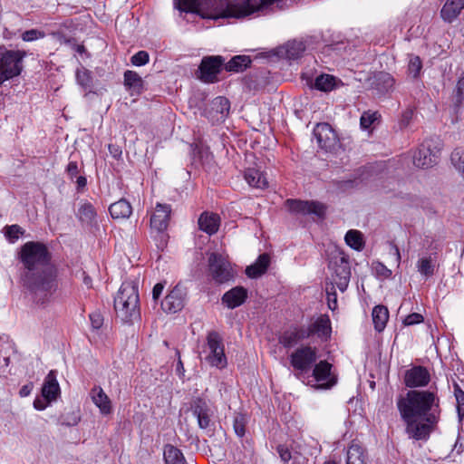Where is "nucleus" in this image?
<instances>
[{
    "mask_svg": "<svg viewBox=\"0 0 464 464\" xmlns=\"http://www.w3.org/2000/svg\"><path fill=\"white\" fill-rule=\"evenodd\" d=\"M397 408L410 439L427 441L440 420V398L432 391H409Z\"/></svg>",
    "mask_w": 464,
    "mask_h": 464,
    "instance_id": "1",
    "label": "nucleus"
},
{
    "mask_svg": "<svg viewBox=\"0 0 464 464\" xmlns=\"http://www.w3.org/2000/svg\"><path fill=\"white\" fill-rule=\"evenodd\" d=\"M175 6L202 18H244L256 12L274 8L284 10L287 0H173Z\"/></svg>",
    "mask_w": 464,
    "mask_h": 464,
    "instance_id": "2",
    "label": "nucleus"
},
{
    "mask_svg": "<svg viewBox=\"0 0 464 464\" xmlns=\"http://www.w3.org/2000/svg\"><path fill=\"white\" fill-rule=\"evenodd\" d=\"M19 259L26 269L24 285L39 301L44 303L48 295L57 287L56 273L50 265L51 254L47 246L41 242H26L21 246Z\"/></svg>",
    "mask_w": 464,
    "mask_h": 464,
    "instance_id": "3",
    "label": "nucleus"
},
{
    "mask_svg": "<svg viewBox=\"0 0 464 464\" xmlns=\"http://www.w3.org/2000/svg\"><path fill=\"white\" fill-rule=\"evenodd\" d=\"M140 298L138 287L133 282H124L114 298L117 315L125 323H131L140 317Z\"/></svg>",
    "mask_w": 464,
    "mask_h": 464,
    "instance_id": "4",
    "label": "nucleus"
},
{
    "mask_svg": "<svg viewBox=\"0 0 464 464\" xmlns=\"http://www.w3.org/2000/svg\"><path fill=\"white\" fill-rule=\"evenodd\" d=\"M328 268L331 271V276L334 283L340 291L344 292L348 286L351 277V266L348 256L334 246L329 252Z\"/></svg>",
    "mask_w": 464,
    "mask_h": 464,
    "instance_id": "5",
    "label": "nucleus"
},
{
    "mask_svg": "<svg viewBox=\"0 0 464 464\" xmlns=\"http://www.w3.org/2000/svg\"><path fill=\"white\" fill-rule=\"evenodd\" d=\"M24 55V52L0 47V85L22 72Z\"/></svg>",
    "mask_w": 464,
    "mask_h": 464,
    "instance_id": "6",
    "label": "nucleus"
},
{
    "mask_svg": "<svg viewBox=\"0 0 464 464\" xmlns=\"http://www.w3.org/2000/svg\"><path fill=\"white\" fill-rule=\"evenodd\" d=\"M317 360L316 348L303 345L296 348L289 355L290 365L295 371V375L298 378L305 372H308Z\"/></svg>",
    "mask_w": 464,
    "mask_h": 464,
    "instance_id": "7",
    "label": "nucleus"
},
{
    "mask_svg": "<svg viewBox=\"0 0 464 464\" xmlns=\"http://www.w3.org/2000/svg\"><path fill=\"white\" fill-rule=\"evenodd\" d=\"M440 149V142L438 139L426 140L414 152L413 164L421 169L432 167L438 161Z\"/></svg>",
    "mask_w": 464,
    "mask_h": 464,
    "instance_id": "8",
    "label": "nucleus"
},
{
    "mask_svg": "<svg viewBox=\"0 0 464 464\" xmlns=\"http://www.w3.org/2000/svg\"><path fill=\"white\" fill-rule=\"evenodd\" d=\"M208 355L205 360L211 366L223 369L227 366V357L224 352L222 339L217 332H209L207 336Z\"/></svg>",
    "mask_w": 464,
    "mask_h": 464,
    "instance_id": "9",
    "label": "nucleus"
},
{
    "mask_svg": "<svg viewBox=\"0 0 464 464\" xmlns=\"http://www.w3.org/2000/svg\"><path fill=\"white\" fill-rule=\"evenodd\" d=\"M208 270L218 283H225L234 277L230 263L221 254L211 253L208 256Z\"/></svg>",
    "mask_w": 464,
    "mask_h": 464,
    "instance_id": "10",
    "label": "nucleus"
},
{
    "mask_svg": "<svg viewBox=\"0 0 464 464\" xmlns=\"http://www.w3.org/2000/svg\"><path fill=\"white\" fill-rule=\"evenodd\" d=\"M187 299V290L181 284L176 285L161 301L165 313L175 314L183 309Z\"/></svg>",
    "mask_w": 464,
    "mask_h": 464,
    "instance_id": "11",
    "label": "nucleus"
},
{
    "mask_svg": "<svg viewBox=\"0 0 464 464\" xmlns=\"http://www.w3.org/2000/svg\"><path fill=\"white\" fill-rule=\"evenodd\" d=\"M223 63L224 59L219 55L204 57L199 65L200 79L205 82H215Z\"/></svg>",
    "mask_w": 464,
    "mask_h": 464,
    "instance_id": "12",
    "label": "nucleus"
},
{
    "mask_svg": "<svg viewBox=\"0 0 464 464\" xmlns=\"http://www.w3.org/2000/svg\"><path fill=\"white\" fill-rule=\"evenodd\" d=\"M171 211L169 204L157 203L150 216V228L159 233L165 231L170 220Z\"/></svg>",
    "mask_w": 464,
    "mask_h": 464,
    "instance_id": "13",
    "label": "nucleus"
},
{
    "mask_svg": "<svg viewBox=\"0 0 464 464\" xmlns=\"http://www.w3.org/2000/svg\"><path fill=\"white\" fill-rule=\"evenodd\" d=\"M288 208L295 213L314 214L317 217L324 215L325 208L323 204L315 201H302L297 199H288L286 201Z\"/></svg>",
    "mask_w": 464,
    "mask_h": 464,
    "instance_id": "14",
    "label": "nucleus"
},
{
    "mask_svg": "<svg viewBox=\"0 0 464 464\" xmlns=\"http://www.w3.org/2000/svg\"><path fill=\"white\" fill-rule=\"evenodd\" d=\"M332 364L327 361H320L314 364L313 376L316 382L321 383L324 388L333 387L336 382V377L332 373Z\"/></svg>",
    "mask_w": 464,
    "mask_h": 464,
    "instance_id": "15",
    "label": "nucleus"
},
{
    "mask_svg": "<svg viewBox=\"0 0 464 464\" xmlns=\"http://www.w3.org/2000/svg\"><path fill=\"white\" fill-rule=\"evenodd\" d=\"M190 409L197 418L198 427L202 430L209 428L212 411L208 404L204 400L197 398L192 401Z\"/></svg>",
    "mask_w": 464,
    "mask_h": 464,
    "instance_id": "16",
    "label": "nucleus"
},
{
    "mask_svg": "<svg viewBox=\"0 0 464 464\" xmlns=\"http://www.w3.org/2000/svg\"><path fill=\"white\" fill-rule=\"evenodd\" d=\"M430 381V375L428 370L422 366H415L406 371L404 383L407 387H423Z\"/></svg>",
    "mask_w": 464,
    "mask_h": 464,
    "instance_id": "17",
    "label": "nucleus"
},
{
    "mask_svg": "<svg viewBox=\"0 0 464 464\" xmlns=\"http://www.w3.org/2000/svg\"><path fill=\"white\" fill-rule=\"evenodd\" d=\"M304 331L309 334V337L316 334L323 340H327L331 335V321L328 315H320L308 327H304Z\"/></svg>",
    "mask_w": 464,
    "mask_h": 464,
    "instance_id": "18",
    "label": "nucleus"
},
{
    "mask_svg": "<svg viewBox=\"0 0 464 464\" xmlns=\"http://www.w3.org/2000/svg\"><path fill=\"white\" fill-rule=\"evenodd\" d=\"M306 338H309V334L304 331V326L294 327L282 334L279 343L285 348H291Z\"/></svg>",
    "mask_w": 464,
    "mask_h": 464,
    "instance_id": "19",
    "label": "nucleus"
},
{
    "mask_svg": "<svg viewBox=\"0 0 464 464\" xmlns=\"http://www.w3.org/2000/svg\"><path fill=\"white\" fill-rule=\"evenodd\" d=\"M60 395V386L56 380L54 371H51L44 379L42 387V396L47 402H53L57 400Z\"/></svg>",
    "mask_w": 464,
    "mask_h": 464,
    "instance_id": "20",
    "label": "nucleus"
},
{
    "mask_svg": "<svg viewBox=\"0 0 464 464\" xmlns=\"http://www.w3.org/2000/svg\"><path fill=\"white\" fill-rule=\"evenodd\" d=\"M247 297V290L243 286H236L226 292L222 296V302L229 309L240 306Z\"/></svg>",
    "mask_w": 464,
    "mask_h": 464,
    "instance_id": "21",
    "label": "nucleus"
},
{
    "mask_svg": "<svg viewBox=\"0 0 464 464\" xmlns=\"http://www.w3.org/2000/svg\"><path fill=\"white\" fill-rule=\"evenodd\" d=\"M92 402L102 415H109L112 411L111 401L102 387L95 386L90 392Z\"/></svg>",
    "mask_w": 464,
    "mask_h": 464,
    "instance_id": "22",
    "label": "nucleus"
},
{
    "mask_svg": "<svg viewBox=\"0 0 464 464\" xmlns=\"http://www.w3.org/2000/svg\"><path fill=\"white\" fill-rule=\"evenodd\" d=\"M314 135L321 147H327L336 140V134L329 123H317L314 128Z\"/></svg>",
    "mask_w": 464,
    "mask_h": 464,
    "instance_id": "23",
    "label": "nucleus"
},
{
    "mask_svg": "<svg viewBox=\"0 0 464 464\" xmlns=\"http://www.w3.org/2000/svg\"><path fill=\"white\" fill-rule=\"evenodd\" d=\"M199 229L208 235H214L218 232L220 226V218L214 213L203 212L198 218Z\"/></svg>",
    "mask_w": 464,
    "mask_h": 464,
    "instance_id": "24",
    "label": "nucleus"
},
{
    "mask_svg": "<svg viewBox=\"0 0 464 464\" xmlns=\"http://www.w3.org/2000/svg\"><path fill=\"white\" fill-rule=\"evenodd\" d=\"M464 9V0H447L441 11V18L448 23H452Z\"/></svg>",
    "mask_w": 464,
    "mask_h": 464,
    "instance_id": "25",
    "label": "nucleus"
},
{
    "mask_svg": "<svg viewBox=\"0 0 464 464\" xmlns=\"http://www.w3.org/2000/svg\"><path fill=\"white\" fill-rule=\"evenodd\" d=\"M77 217L82 223L93 227L97 225V212L92 203L82 201L79 205Z\"/></svg>",
    "mask_w": 464,
    "mask_h": 464,
    "instance_id": "26",
    "label": "nucleus"
},
{
    "mask_svg": "<svg viewBox=\"0 0 464 464\" xmlns=\"http://www.w3.org/2000/svg\"><path fill=\"white\" fill-rule=\"evenodd\" d=\"M269 264V256L267 254H262L254 264L246 268V274L250 278H257L266 273Z\"/></svg>",
    "mask_w": 464,
    "mask_h": 464,
    "instance_id": "27",
    "label": "nucleus"
},
{
    "mask_svg": "<svg viewBox=\"0 0 464 464\" xmlns=\"http://www.w3.org/2000/svg\"><path fill=\"white\" fill-rule=\"evenodd\" d=\"M109 211L113 219H124L130 216L132 208L129 201L121 198L112 203L109 208Z\"/></svg>",
    "mask_w": 464,
    "mask_h": 464,
    "instance_id": "28",
    "label": "nucleus"
},
{
    "mask_svg": "<svg viewBox=\"0 0 464 464\" xmlns=\"http://www.w3.org/2000/svg\"><path fill=\"white\" fill-rule=\"evenodd\" d=\"M245 179L253 188L264 189L268 187L265 174L256 169H247L245 172Z\"/></svg>",
    "mask_w": 464,
    "mask_h": 464,
    "instance_id": "29",
    "label": "nucleus"
},
{
    "mask_svg": "<svg viewBox=\"0 0 464 464\" xmlns=\"http://www.w3.org/2000/svg\"><path fill=\"white\" fill-rule=\"evenodd\" d=\"M367 455L365 450L359 444L353 442L346 453V464H366Z\"/></svg>",
    "mask_w": 464,
    "mask_h": 464,
    "instance_id": "30",
    "label": "nucleus"
},
{
    "mask_svg": "<svg viewBox=\"0 0 464 464\" xmlns=\"http://www.w3.org/2000/svg\"><path fill=\"white\" fill-rule=\"evenodd\" d=\"M124 84L131 94H140L143 88L141 77L134 71L128 70L124 72Z\"/></svg>",
    "mask_w": 464,
    "mask_h": 464,
    "instance_id": "31",
    "label": "nucleus"
},
{
    "mask_svg": "<svg viewBox=\"0 0 464 464\" xmlns=\"http://www.w3.org/2000/svg\"><path fill=\"white\" fill-rule=\"evenodd\" d=\"M372 322L374 324V329L377 332H382L388 322L389 319V311L384 305H376L372 309Z\"/></svg>",
    "mask_w": 464,
    "mask_h": 464,
    "instance_id": "32",
    "label": "nucleus"
},
{
    "mask_svg": "<svg viewBox=\"0 0 464 464\" xmlns=\"http://www.w3.org/2000/svg\"><path fill=\"white\" fill-rule=\"evenodd\" d=\"M394 84L392 76L385 72H380L374 76L373 85L380 93L389 92Z\"/></svg>",
    "mask_w": 464,
    "mask_h": 464,
    "instance_id": "33",
    "label": "nucleus"
},
{
    "mask_svg": "<svg viewBox=\"0 0 464 464\" xmlns=\"http://www.w3.org/2000/svg\"><path fill=\"white\" fill-rule=\"evenodd\" d=\"M163 455L166 464H186V460L181 450L173 445H166L164 447Z\"/></svg>",
    "mask_w": 464,
    "mask_h": 464,
    "instance_id": "34",
    "label": "nucleus"
},
{
    "mask_svg": "<svg viewBox=\"0 0 464 464\" xmlns=\"http://www.w3.org/2000/svg\"><path fill=\"white\" fill-rule=\"evenodd\" d=\"M345 243L353 249L361 251L364 247L362 233L359 230L351 229L344 237Z\"/></svg>",
    "mask_w": 464,
    "mask_h": 464,
    "instance_id": "35",
    "label": "nucleus"
},
{
    "mask_svg": "<svg viewBox=\"0 0 464 464\" xmlns=\"http://www.w3.org/2000/svg\"><path fill=\"white\" fill-rule=\"evenodd\" d=\"M251 63L248 56L237 55L233 57L226 65L225 68L228 72H241L247 68Z\"/></svg>",
    "mask_w": 464,
    "mask_h": 464,
    "instance_id": "36",
    "label": "nucleus"
},
{
    "mask_svg": "<svg viewBox=\"0 0 464 464\" xmlns=\"http://www.w3.org/2000/svg\"><path fill=\"white\" fill-rule=\"evenodd\" d=\"M230 110L229 101L223 96L216 97L210 105V112L214 114H228Z\"/></svg>",
    "mask_w": 464,
    "mask_h": 464,
    "instance_id": "37",
    "label": "nucleus"
},
{
    "mask_svg": "<svg viewBox=\"0 0 464 464\" xmlns=\"http://www.w3.org/2000/svg\"><path fill=\"white\" fill-rule=\"evenodd\" d=\"M305 51L303 41H290L286 44V54L289 59H297Z\"/></svg>",
    "mask_w": 464,
    "mask_h": 464,
    "instance_id": "38",
    "label": "nucleus"
},
{
    "mask_svg": "<svg viewBox=\"0 0 464 464\" xmlns=\"http://www.w3.org/2000/svg\"><path fill=\"white\" fill-rule=\"evenodd\" d=\"M314 88L323 92H329L334 86V77L329 74H322L316 77Z\"/></svg>",
    "mask_w": 464,
    "mask_h": 464,
    "instance_id": "39",
    "label": "nucleus"
},
{
    "mask_svg": "<svg viewBox=\"0 0 464 464\" xmlns=\"http://www.w3.org/2000/svg\"><path fill=\"white\" fill-rule=\"evenodd\" d=\"M418 271L424 276L429 277L434 274V265L430 257H423L418 261Z\"/></svg>",
    "mask_w": 464,
    "mask_h": 464,
    "instance_id": "40",
    "label": "nucleus"
},
{
    "mask_svg": "<svg viewBox=\"0 0 464 464\" xmlns=\"http://www.w3.org/2000/svg\"><path fill=\"white\" fill-rule=\"evenodd\" d=\"M76 80H77V82L84 89H88L92 86V80L91 72L84 67L77 69Z\"/></svg>",
    "mask_w": 464,
    "mask_h": 464,
    "instance_id": "41",
    "label": "nucleus"
},
{
    "mask_svg": "<svg viewBox=\"0 0 464 464\" xmlns=\"http://www.w3.org/2000/svg\"><path fill=\"white\" fill-rule=\"evenodd\" d=\"M24 234L23 228L18 225L6 226L5 227V236L10 243H14L19 237Z\"/></svg>",
    "mask_w": 464,
    "mask_h": 464,
    "instance_id": "42",
    "label": "nucleus"
},
{
    "mask_svg": "<svg viewBox=\"0 0 464 464\" xmlns=\"http://www.w3.org/2000/svg\"><path fill=\"white\" fill-rule=\"evenodd\" d=\"M246 423V420L245 415L238 413L235 416L234 421H233V428H234L236 434L240 438H242L245 435Z\"/></svg>",
    "mask_w": 464,
    "mask_h": 464,
    "instance_id": "43",
    "label": "nucleus"
},
{
    "mask_svg": "<svg viewBox=\"0 0 464 464\" xmlns=\"http://www.w3.org/2000/svg\"><path fill=\"white\" fill-rule=\"evenodd\" d=\"M190 147L193 151V154L198 155L201 159H208L210 155L209 148L206 144H204L201 140L192 143Z\"/></svg>",
    "mask_w": 464,
    "mask_h": 464,
    "instance_id": "44",
    "label": "nucleus"
},
{
    "mask_svg": "<svg viewBox=\"0 0 464 464\" xmlns=\"http://www.w3.org/2000/svg\"><path fill=\"white\" fill-rule=\"evenodd\" d=\"M451 162L457 169L464 173V150H456L451 153Z\"/></svg>",
    "mask_w": 464,
    "mask_h": 464,
    "instance_id": "45",
    "label": "nucleus"
},
{
    "mask_svg": "<svg viewBox=\"0 0 464 464\" xmlns=\"http://www.w3.org/2000/svg\"><path fill=\"white\" fill-rule=\"evenodd\" d=\"M422 68V63L419 56H411L409 61L408 71L414 78H416Z\"/></svg>",
    "mask_w": 464,
    "mask_h": 464,
    "instance_id": "46",
    "label": "nucleus"
},
{
    "mask_svg": "<svg viewBox=\"0 0 464 464\" xmlns=\"http://www.w3.org/2000/svg\"><path fill=\"white\" fill-rule=\"evenodd\" d=\"M150 56L145 51L136 53L130 59L131 63L135 66H142L149 63Z\"/></svg>",
    "mask_w": 464,
    "mask_h": 464,
    "instance_id": "47",
    "label": "nucleus"
},
{
    "mask_svg": "<svg viewBox=\"0 0 464 464\" xmlns=\"http://www.w3.org/2000/svg\"><path fill=\"white\" fill-rule=\"evenodd\" d=\"M44 36V33L36 29L25 31L22 34V39L25 42L34 41Z\"/></svg>",
    "mask_w": 464,
    "mask_h": 464,
    "instance_id": "48",
    "label": "nucleus"
},
{
    "mask_svg": "<svg viewBox=\"0 0 464 464\" xmlns=\"http://www.w3.org/2000/svg\"><path fill=\"white\" fill-rule=\"evenodd\" d=\"M464 102V76L461 77L456 85L455 89V102L457 105Z\"/></svg>",
    "mask_w": 464,
    "mask_h": 464,
    "instance_id": "49",
    "label": "nucleus"
},
{
    "mask_svg": "<svg viewBox=\"0 0 464 464\" xmlns=\"http://www.w3.org/2000/svg\"><path fill=\"white\" fill-rule=\"evenodd\" d=\"M380 123V118H360V124L362 130L375 128Z\"/></svg>",
    "mask_w": 464,
    "mask_h": 464,
    "instance_id": "50",
    "label": "nucleus"
},
{
    "mask_svg": "<svg viewBox=\"0 0 464 464\" xmlns=\"http://www.w3.org/2000/svg\"><path fill=\"white\" fill-rule=\"evenodd\" d=\"M423 322V316L419 313H412L403 319L404 325H413Z\"/></svg>",
    "mask_w": 464,
    "mask_h": 464,
    "instance_id": "51",
    "label": "nucleus"
},
{
    "mask_svg": "<svg viewBox=\"0 0 464 464\" xmlns=\"http://www.w3.org/2000/svg\"><path fill=\"white\" fill-rule=\"evenodd\" d=\"M276 451H277L280 459L285 463H287L292 458L291 452L285 445H282V444L278 445L276 448Z\"/></svg>",
    "mask_w": 464,
    "mask_h": 464,
    "instance_id": "52",
    "label": "nucleus"
},
{
    "mask_svg": "<svg viewBox=\"0 0 464 464\" xmlns=\"http://www.w3.org/2000/svg\"><path fill=\"white\" fill-rule=\"evenodd\" d=\"M90 320L93 329H100L103 324V318L99 313L91 314Z\"/></svg>",
    "mask_w": 464,
    "mask_h": 464,
    "instance_id": "53",
    "label": "nucleus"
},
{
    "mask_svg": "<svg viewBox=\"0 0 464 464\" xmlns=\"http://www.w3.org/2000/svg\"><path fill=\"white\" fill-rule=\"evenodd\" d=\"M66 172L71 179H73L74 178H76L79 173L77 162L70 161L66 167Z\"/></svg>",
    "mask_w": 464,
    "mask_h": 464,
    "instance_id": "54",
    "label": "nucleus"
},
{
    "mask_svg": "<svg viewBox=\"0 0 464 464\" xmlns=\"http://www.w3.org/2000/svg\"><path fill=\"white\" fill-rule=\"evenodd\" d=\"M164 287H165L164 283H157L154 285V287L152 289V298L154 301H158V299L160 297Z\"/></svg>",
    "mask_w": 464,
    "mask_h": 464,
    "instance_id": "55",
    "label": "nucleus"
},
{
    "mask_svg": "<svg viewBox=\"0 0 464 464\" xmlns=\"http://www.w3.org/2000/svg\"><path fill=\"white\" fill-rule=\"evenodd\" d=\"M49 403L50 402H47V401H45L44 398H36L34 401V407L37 411H44V409H46Z\"/></svg>",
    "mask_w": 464,
    "mask_h": 464,
    "instance_id": "56",
    "label": "nucleus"
},
{
    "mask_svg": "<svg viewBox=\"0 0 464 464\" xmlns=\"http://www.w3.org/2000/svg\"><path fill=\"white\" fill-rule=\"evenodd\" d=\"M32 385L31 384H26V385H24L20 391H19V394L21 397H26L28 396L31 392H32Z\"/></svg>",
    "mask_w": 464,
    "mask_h": 464,
    "instance_id": "57",
    "label": "nucleus"
},
{
    "mask_svg": "<svg viewBox=\"0 0 464 464\" xmlns=\"http://www.w3.org/2000/svg\"><path fill=\"white\" fill-rule=\"evenodd\" d=\"M328 305L329 308L334 310L336 307V295L335 294H328Z\"/></svg>",
    "mask_w": 464,
    "mask_h": 464,
    "instance_id": "58",
    "label": "nucleus"
},
{
    "mask_svg": "<svg viewBox=\"0 0 464 464\" xmlns=\"http://www.w3.org/2000/svg\"><path fill=\"white\" fill-rule=\"evenodd\" d=\"M80 421V416L73 414L70 419H67L65 424L68 426H74Z\"/></svg>",
    "mask_w": 464,
    "mask_h": 464,
    "instance_id": "59",
    "label": "nucleus"
},
{
    "mask_svg": "<svg viewBox=\"0 0 464 464\" xmlns=\"http://www.w3.org/2000/svg\"><path fill=\"white\" fill-rule=\"evenodd\" d=\"M456 400L458 404L464 405V392L458 389L455 392Z\"/></svg>",
    "mask_w": 464,
    "mask_h": 464,
    "instance_id": "60",
    "label": "nucleus"
},
{
    "mask_svg": "<svg viewBox=\"0 0 464 464\" xmlns=\"http://www.w3.org/2000/svg\"><path fill=\"white\" fill-rule=\"evenodd\" d=\"M76 178H77V179H76L77 188L78 189L83 188L87 184L86 178L83 176H79Z\"/></svg>",
    "mask_w": 464,
    "mask_h": 464,
    "instance_id": "61",
    "label": "nucleus"
},
{
    "mask_svg": "<svg viewBox=\"0 0 464 464\" xmlns=\"http://www.w3.org/2000/svg\"><path fill=\"white\" fill-rule=\"evenodd\" d=\"M380 267H381V270H378L379 273H381L382 275H383L384 276H391L392 272L391 270L387 269L384 266L382 265H380Z\"/></svg>",
    "mask_w": 464,
    "mask_h": 464,
    "instance_id": "62",
    "label": "nucleus"
},
{
    "mask_svg": "<svg viewBox=\"0 0 464 464\" xmlns=\"http://www.w3.org/2000/svg\"><path fill=\"white\" fill-rule=\"evenodd\" d=\"M457 411H458L459 417L460 419H462L464 417V404L463 405L457 404Z\"/></svg>",
    "mask_w": 464,
    "mask_h": 464,
    "instance_id": "63",
    "label": "nucleus"
},
{
    "mask_svg": "<svg viewBox=\"0 0 464 464\" xmlns=\"http://www.w3.org/2000/svg\"><path fill=\"white\" fill-rule=\"evenodd\" d=\"M394 253H395V256H396V261L398 263H400L401 261V254H400V250L397 246H394Z\"/></svg>",
    "mask_w": 464,
    "mask_h": 464,
    "instance_id": "64",
    "label": "nucleus"
}]
</instances>
